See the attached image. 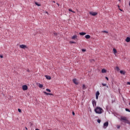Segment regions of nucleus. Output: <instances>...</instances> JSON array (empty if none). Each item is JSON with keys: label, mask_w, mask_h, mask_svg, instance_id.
Returning <instances> with one entry per match:
<instances>
[{"label": "nucleus", "mask_w": 130, "mask_h": 130, "mask_svg": "<svg viewBox=\"0 0 130 130\" xmlns=\"http://www.w3.org/2000/svg\"><path fill=\"white\" fill-rule=\"evenodd\" d=\"M103 109L101 108L100 107H97L94 109V112L97 114H101L103 113Z\"/></svg>", "instance_id": "f257e3e1"}, {"label": "nucleus", "mask_w": 130, "mask_h": 130, "mask_svg": "<svg viewBox=\"0 0 130 130\" xmlns=\"http://www.w3.org/2000/svg\"><path fill=\"white\" fill-rule=\"evenodd\" d=\"M120 121H122V122H123L124 123H127L128 124L130 125V121L127 119L126 117L125 116H122L120 118Z\"/></svg>", "instance_id": "f03ea898"}, {"label": "nucleus", "mask_w": 130, "mask_h": 130, "mask_svg": "<svg viewBox=\"0 0 130 130\" xmlns=\"http://www.w3.org/2000/svg\"><path fill=\"white\" fill-rule=\"evenodd\" d=\"M22 90L23 91H27L28 90V86L26 85L22 86Z\"/></svg>", "instance_id": "7ed1b4c3"}, {"label": "nucleus", "mask_w": 130, "mask_h": 130, "mask_svg": "<svg viewBox=\"0 0 130 130\" xmlns=\"http://www.w3.org/2000/svg\"><path fill=\"white\" fill-rule=\"evenodd\" d=\"M73 82L74 84H75V85H78L79 84V82H78V80L76 78L73 79Z\"/></svg>", "instance_id": "20e7f679"}, {"label": "nucleus", "mask_w": 130, "mask_h": 130, "mask_svg": "<svg viewBox=\"0 0 130 130\" xmlns=\"http://www.w3.org/2000/svg\"><path fill=\"white\" fill-rule=\"evenodd\" d=\"M89 14H90V15H91L92 16H96V15H98V13L94 12H90Z\"/></svg>", "instance_id": "39448f33"}, {"label": "nucleus", "mask_w": 130, "mask_h": 130, "mask_svg": "<svg viewBox=\"0 0 130 130\" xmlns=\"http://www.w3.org/2000/svg\"><path fill=\"white\" fill-rule=\"evenodd\" d=\"M19 47L22 48V49H25V48H27V46L25 45H19Z\"/></svg>", "instance_id": "423d86ee"}, {"label": "nucleus", "mask_w": 130, "mask_h": 130, "mask_svg": "<svg viewBox=\"0 0 130 130\" xmlns=\"http://www.w3.org/2000/svg\"><path fill=\"white\" fill-rule=\"evenodd\" d=\"M92 105H93V107H96V101H95L94 100H92Z\"/></svg>", "instance_id": "0eeeda50"}, {"label": "nucleus", "mask_w": 130, "mask_h": 130, "mask_svg": "<svg viewBox=\"0 0 130 130\" xmlns=\"http://www.w3.org/2000/svg\"><path fill=\"white\" fill-rule=\"evenodd\" d=\"M108 126V122H106L104 123V128H106Z\"/></svg>", "instance_id": "6e6552de"}, {"label": "nucleus", "mask_w": 130, "mask_h": 130, "mask_svg": "<svg viewBox=\"0 0 130 130\" xmlns=\"http://www.w3.org/2000/svg\"><path fill=\"white\" fill-rule=\"evenodd\" d=\"M78 38V36L77 35H74L72 37L71 39H72L73 40H76Z\"/></svg>", "instance_id": "1a4fd4ad"}, {"label": "nucleus", "mask_w": 130, "mask_h": 130, "mask_svg": "<svg viewBox=\"0 0 130 130\" xmlns=\"http://www.w3.org/2000/svg\"><path fill=\"white\" fill-rule=\"evenodd\" d=\"M43 93H44V94H45L46 95H50L51 96H53V94L46 92V91H44Z\"/></svg>", "instance_id": "9d476101"}, {"label": "nucleus", "mask_w": 130, "mask_h": 130, "mask_svg": "<svg viewBox=\"0 0 130 130\" xmlns=\"http://www.w3.org/2000/svg\"><path fill=\"white\" fill-rule=\"evenodd\" d=\"M45 77L47 80H51V77L50 76L45 75Z\"/></svg>", "instance_id": "9b49d317"}, {"label": "nucleus", "mask_w": 130, "mask_h": 130, "mask_svg": "<svg viewBox=\"0 0 130 130\" xmlns=\"http://www.w3.org/2000/svg\"><path fill=\"white\" fill-rule=\"evenodd\" d=\"M85 38H86V39H90V38H91V36L89 35H87L85 36Z\"/></svg>", "instance_id": "f8f14e48"}, {"label": "nucleus", "mask_w": 130, "mask_h": 130, "mask_svg": "<svg viewBox=\"0 0 130 130\" xmlns=\"http://www.w3.org/2000/svg\"><path fill=\"white\" fill-rule=\"evenodd\" d=\"M126 42H130V38L127 37L125 39Z\"/></svg>", "instance_id": "ddd939ff"}, {"label": "nucleus", "mask_w": 130, "mask_h": 130, "mask_svg": "<svg viewBox=\"0 0 130 130\" xmlns=\"http://www.w3.org/2000/svg\"><path fill=\"white\" fill-rule=\"evenodd\" d=\"M113 50L114 54H116V53H117V51L116 50V49L113 48Z\"/></svg>", "instance_id": "4468645a"}, {"label": "nucleus", "mask_w": 130, "mask_h": 130, "mask_svg": "<svg viewBox=\"0 0 130 130\" xmlns=\"http://www.w3.org/2000/svg\"><path fill=\"white\" fill-rule=\"evenodd\" d=\"M120 73L122 74V75H125V71H122V70H121L120 71Z\"/></svg>", "instance_id": "2eb2a0df"}, {"label": "nucleus", "mask_w": 130, "mask_h": 130, "mask_svg": "<svg viewBox=\"0 0 130 130\" xmlns=\"http://www.w3.org/2000/svg\"><path fill=\"white\" fill-rule=\"evenodd\" d=\"M82 89L83 90H86V89H87V87H86V85L85 84L82 85Z\"/></svg>", "instance_id": "dca6fc26"}, {"label": "nucleus", "mask_w": 130, "mask_h": 130, "mask_svg": "<svg viewBox=\"0 0 130 130\" xmlns=\"http://www.w3.org/2000/svg\"><path fill=\"white\" fill-rule=\"evenodd\" d=\"M106 72H107V71L105 69H102V73H103V74H104V73H106Z\"/></svg>", "instance_id": "f3484780"}, {"label": "nucleus", "mask_w": 130, "mask_h": 130, "mask_svg": "<svg viewBox=\"0 0 130 130\" xmlns=\"http://www.w3.org/2000/svg\"><path fill=\"white\" fill-rule=\"evenodd\" d=\"M79 34H80L81 36H84V35H86V32H80Z\"/></svg>", "instance_id": "a211bd4d"}, {"label": "nucleus", "mask_w": 130, "mask_h": 130, "mask_svg": "<svg viewBox=\"0 0 130 130\" xmlns=\"http://www.w3.org/2000/svg\"><path fill=\"white\" fill-rule=\"evenodd\" d=\"M39 88H43V84H41L40 83L39 84Z\"/></svg>", "instance_id": "6ab92c4d"}, {"label": "nucleus", "mask_w": 130, "mask_h": 130, "mask_svg": "<svg viewBox=\"0 0 130 130\" xmlns=\"http://www.w3.org/2000/svg\"><path fill=\"white\" fill-rule=\"evenodd\" d=\"M99 95H100V93L99 91H97L95 93V96H99Z\"/></svg>", "instance_id": "aec40b11"}, {"label": "nucleus", "mask_w": 130, "mask_h": 130, "mask_svg": "<svg viewBox=\"0 0 130 130\" xmlns=\"http://www.w3.org/2000/svg\"><path fill=\"white\" fill-rule=\"evenodd\" d=\"M70 44H76V42L74 41H70Z\"/></svg>", "instance_id": "412c9836"}, {"label": "nucleus", "mask_w": 130, "mask_h": 130, "mask_svg": "<svg viewBox=\"0 0 130 130\" xmlns=\"http://www.w3.org/2000/svg\"><path fill=\"white\" fill-rule=\"evenodd\" d=\"M46 90L47 91V92H51V90H50V89H48V88H47V89H46Z\"/></svg>", "instance_id": "4be33fe9"}, {"label": "nucleus", "mask_w": 130, "mask_h": 130, "mask_svg": "<svg viewBox=\"0 0 130 130\" xmlns=\"http://www.w3.org/2000/svg\"><path fill=\"white\" fill-rule=\"evenodd\" d=\"M116 70L117 71H119V70H120V69H119V68L118 67H116Z\"/></svg>", "instance_id": "5701e85b"}, {"label": "nucleus", "mask_w": 130, "mask_h": 130, "mask_svg": "<svg viewBox=\"0 0 130 130\" xmlns=\"http://www.w3.org/2000/svg\"><path fill=\"white\" fill-rule=\"evenodd\" d=\"M69 12H72V13H76L74 11H73V10L72 9H69Z\"/></svg>", "instance_id": "b1692460"}, {"label": "nucleus", "mask_w": 130, "mask_h": 130, "mask_svg": "<svg viewBox=\"0 0 130 130\" xmlns=\"http://www.w3.org/2000/svg\"><path fill=\"white\" fill-rule=\"evenodd\" d=\"M102 33H108V31H106V30H104L102 31Z\"/></svg>", "instance_id": "393cba45"}, {"label": "nucleus", "mask_w": 130, "mask_h": 130, "mask_svg": "<svg viewBox=\"0 0 130 130\" xmlns=\"http://www.w3.org/2000/svg\"><path fill=\"white\" fill-rule=\"evenodd\" d=\"M125 111H127L128 112H129V111H130L129 109H127V108H126V109H125Z\"/></svg>", "instance_id": "a878e982"}, {"label": "nucleus", "mask_w": 130, "mask_h": 130, "mask_svg": "<svg viewBox=\"0 0 130 130\" xmlns=\"http://www.w3.org/2000/svg\"><path fill=\"white\" fill-rule=\"evenodd\" d=\"M98 122L99 123H100L101 122V119H98Z\"/></svg>", "instance_id": "bb28decb"}, {"label": "nucleus", "mask_w": 130, "mask_h": 130, "mask_svg": "<svg viewBox=\"0 0 130 130\" xmlns=\"http://www.w3.org/2000/svg\"><path fill=\"white\" fill-rule=\"evenodd\" d=\"M35 4L37 6H38V7H40V5L38 4V3H37V2H36Z\"/></svg>", "instance_id": "cd10ccee"}, {"label": "nucleus", "mask_w": 130, "mask_h": 130, "mask_svg": "<svg viewBox=\"0 0 130 130\" xmlns=\"http://www.w3.org/2000/svg\"><path fill=\"white\" fill-rule=\"evenodd\" d=\"M53 34H54V36H57V33L54 32Z\"/></svg>", "instance_id": "c85d7f7f"}, {"label": "nucleus", "mask_w": 130, "mask_h": 130, "mask_svg": "<svg viewBox=\"0 0 130 130\" xmlns=\"http://www.w3.org/2000/svg\"><path fill=\"white\" fill-rule=\"evenodd\" d=\"M117 128H120V125H117Z\"/></svg>", "instance_id": "c756f323"}, {"label": "nucleus", "mask_w": 130, "mask_h": 130, "mask_svg": "<svg viewBox=\"0 0 130 130\" xmlns=\"http://www.w3.org/2000/svg\"><path fill=\"white\" fill-rule=\"evenodd\" d=\"M118 8H119V10L120 11H121V12H122V10H121V9L119 8V5H118Z\"/></svg>", "instance_id": "7c9ffc66"}, {"label": "nucleus", "mask_w": 130, "mask_h": 130, "mask_svg": "<svg viewBox=\"0 0 130 130\" xmlns=\"http://www.w3.org/2000/svg\"><path fill=\"white\" fill-rule=\"evenodd\" d=\"M82 51H83V52H85V51H86V49H82Z\"/></svg>", "instance_id": "2f4dec72"}, {"label": "nucleus", "mask_w": 130, "mask_h": 130, "mask_svg": "<svg viewBox=\"0 0 130 130\" xmlns=\"http://www.w3.org/2000/svg\"><path fill=\"white\" fill-rule=\"evenodd\" d=\"M1 58H3L4 57V56L3 55H0Z\"/></svg>", "instance_id": "473e14b6"}, {"label": "nucleus", "mask_w": 130, "mask_h": 130, "mask_svg": "<svg viewBox=\"0 0 130 130\" xmlns=\"http://www.w3.org/2000/svg\"><path fill=\"white\" fill-rule=\"evenodd\" d=\"M18 110L19 112H22V110H21V109H18Z\"/></svg>", "instance_id": "72a5a7b5"}, {"label": "nucleus", "mask_w": 130, "mask_h": 130, "mask_svg": "<svg viewBox=\"0 0 130 130\" xmlns=\"http://www.w3.org/2000/svg\"><path fill=\"white\" fill-rule=\"evenodd\" d=\"M96 99H98L99 95H95Z\"/></svg>", "instance_id": "f704fd0d"}, {"label": "nucleus", "mask_w": 130, "mask_h": 130, "mask_svg": "<svg viewBox=\"0 0 130 130\" xmlns=\"http://www.w3.org/2000/svg\"><path fill=\"white\" fill-rule=\"evenodd\" d=\"M102 85H103V86H106V84H105H105L104 83H102Z\"/></svg>", "instance_id": "c9c22d12"}, {"label": "nucleus", "mask_w": 130, "mask_h": 130, "mask_svg": "<svg viewBox=\"0 0 130 130\" xmlns=\"http://www.w3.org/2000/svg\"><path fill=\"white\" fill-rule=\"evenodd\" d=\"M127 85H130V82H127Z\"/></svg>", "instance_id": "e433bc0d"}, {"label": "nucleus", "mask_w": 130, "mask_h": 130, "mask_svg": "<svg viewBox=\"0 0 130 130\" xmlns=\"http://www.w3.org/2000/svg\"><path fill=\"white\" fill-rule=\"evenodd\" d=\"M72 114H73V115H75V112H73Z\"/></svg>", "instance_id": "4c0bfd02"}, {"label": "nucleus", "mask_w": 130, "mask_h": 130, "mask_svg": "<svg viewBox=\"0 0 130 130\" xmlns=\"http://www.w3.org/2000/svg\"><path fill=\"white\" fill-rule=\"evenodd\" d=\"M106 80H107V81H108V77H106Z\"/></svg>", "instance_id": "58836bf2"}, {"label": "nucleus", "mask_w": 130, "mask_h": 130, "mask_svg": "<svg viewBox=\"0 0 130 130\" xmlns=\"http://www.w3.org/2000/svg\"><path fill=\"white\" fill-rule=\"evenodd\" d=\"M56 5H57V6L59 7V4L58 3H56Z\"/></svg>", "instance_id": "ea45409f"}, {"label": "nucleus", "mask_w": 130, "mask_h": 130, "mask_svg": "<svg viewBox=\"0 0 130 130\" xmlns=\"http://www.w3.org/2000/svg\"><path fill=\"white\" fill-rule=\"evenodd\" d=\"M46 14H47V15H48V12H47V11H46Z\"/></svg>", "instance_id": "a19ab883"}, {"label": "nucleus", "mask_w": 130, "mask_h": 130, "mask_svg": "<svg viewBox=\"0 0 130 130\" xmlns=\"http://www.w3.org/2000/svg\"><path fill=\"white\" fill-rule=\"evenodd\" d=\"M25 129L28 130V128H27V127H25Z\"/></svg>", "instance_id": "79ce46f5"}, {"label": "nucleus", "mask_w": 130, "mask_h": 130, "mask_svg": "<svg viewBox=\"0 0 130 130\" xmlns=\"http://www.w3.org/2000/svg\"><path fill=\"white\" fill-rule=\"evenodd\" d=\"M53 3H54V4H55V1H53Z\"/></svg>", "instance_id": "37998d69"}, {"label": "nucleus", "mask_w": 130, "mask_h": 130, "mask_svg": "<svg viewBox=\"0 0 130 130\" xmlns=\"http://www.w3.org/2000/svg\"><path fill=\"white\" fill-rule=\"evenodd\" d=\"M27 72H29V70H27Z\"/></svg>", "instance_id": "c03bdc74"}, {"label": "nucleus", "mask_w": 130, "mask_h": 130, "mask_svg": "<svg viewBox=\"0 0 130 130\" xmlns=\"http://www.w3.org/2000/svg\"><path fill=\"white\" fill-rule=\"evenodd\" d=\"M129 105L130 106V103H129Z\"/></svg>", "instance_id": "a18cd8bd"}, {"label": "nucleus", "mask_w": 130, "mask_h": 130, "mask_svg": "<svg viewBox=\"0 0 130 130\" xmlns=\"http://www.w3.org/2000/svg\"><path fill=\"white\" fill-rule=\"evenodd\" d=\"M129 112H130V111H129Z\"/></svg>", "instance_id": "49530a36"}]
</instances>
